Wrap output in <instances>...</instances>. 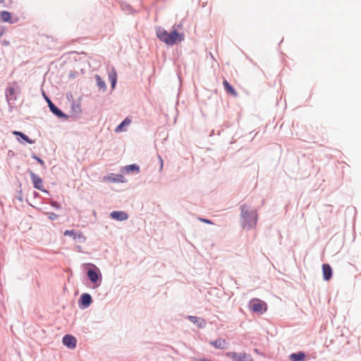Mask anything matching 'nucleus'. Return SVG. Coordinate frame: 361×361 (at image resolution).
Returning <instances> with one entry per match:
<instances>
[{
  "mask_svg": "<svg viewBox=\"0 0 361 361\" xmlns=\"http://www.w3.org/2000/svg\"><path fill=\"white\" fill-rule=\"evenodd\" d=\"M240 209V225L243 229L251 230L253 228L258 220L257 212L256 209H250L247 204H242Z\"/></svg>",
  "mask_w": 361,
  "mask_h": 361,
  "instance_id": "obj_1",
  "label": "nucleus"
},
{
  "mask_svg": "<svg viewBox=\"0 0 361 361\" xmlns=\"http://www.w3.org/2000/svg\"><path fill=\"white\" fill-rule=\"evenodd\" d=\"M157 38L166 43L168 45H173L176 43L177 41L181 42L184 39L182 35H180L176 30H172L171 32H168L166 30L162 27H159L156 30Z\"/></svg>",
  "mask_w": 361,
  "mask_h": 361,
  "instance_id": "obj_2",
  "label": "nucleus"
},
{
  "mask_svg": "<svg viewBox=\"0 0 361 361\" xmlns=\"http://www.w3.org/2000/svg\"><path fill=\"white\" fill-rule=\"evenodd\" d=\"M21 92L20 87L16 82H13V85H8L5 89V97L8 104V111L11 113L16 108V101Z\"/></svg>",
  "mask_w": 361,
  "mask_h": 361,
  "instance_id": "obj_3",
  "label": "nucleus"
},
{
  "mask_svg": "<svg viewBox=\"0 0 361 361\" xmlns=\"http://www.w3.org/2000/svg\"><path fill=\"white\" fill-rule=\"evenodd\" d=\"M84 266L86 267V274L88 279L93 284V288H98L102 283V276L100 269L92 263L85 264Z\"/></svg>",
  "mask_w": 361,
  "mask_h": 361,
  "instance_id": "obj_4",
  "label": "nucleus"
},
{
  "mask_svg": "<svg viewBox=\"0 0 361 361\" xmlns=\"http://www.w3.org/2000/svg\"><path fill=\"white\" fill-rule=\"evenodd\" d=\"M226 356L234 361H254L251 355L246 353L227 352Z\"/></svg>",
  "mask_w": 361,
  "mask_h": 361,
  "instance_id": "obj_5",
  "label": "nucleus"
},
{
  "mask_svg": "<svg viewBox=\"0 0 361 361\" xmlns=\"http://www.w3.org/2000/svg\"><path fill=\"white\" fill-rule=\"evenodd\" d=\"M250 305V309L254 312L262 314L267 310V304L259 299L252 300Z\"/></svg>",
  "mask_w": 361,
  "mask_h": 361,
  "instance_id": "obj_6",
  "label": "nucleus"
},
{
  "mask_svg": "<svg viewBox=\"0 0 361 361\" xmlns=\"http://www.w3.org/2000/svg\"><path fill=\"white\" fill-rule=\"evenodd\" d=\"M29 173L33 184V187L44 192L49 193V192L47 190L44 189L42 179L38 175L32 171H30Z\"/></svg>",
  "mask_w": 361,
  "mask_h": 361,
  "instance_id": "obj_7",
  "label": "nucleus"
},
{
  "mask_svg": "<svg viewBox=\"0 0 361 361\" xmlns=\"http://www.w3.org/2000/svg\"><path fill=\"white\" fill-rule=\"evenodd\" d=\"M92 302V298L90 294L87 293H82L78 300V305L80 309H86L89 307Z\"/></svg>",
  "mask_w": 361,
  "mask_h": 361,
  "instance_id": "obj_8",
  "label": "nucleus"
},
{
  "mask_svg": "<svg viewBox=\"0 0 361 361\" xmlns=\"http://www.w3.org/2000/svg\"><path fill=\"white\" fill-rule=\"evenodd\" d=\"M63 235L71 236L73 240L80 243H83L85 241L84 235L81 232H75L74 230H66Z\"/></svg>",
  "mask_w": 361,
  "mask_h": 361,
  "instance_id": "obj_9",
  "label": "nucleus"
},
{
  "mask_svg": "<svg viewBox=\"0 0 361 361\" xmlns=\"http://www.w3.org/2000/svg\"><path fill=\"white\" fill-rule=\"evenodd\" d=\"M62 343L67 348L73 349L76 346L77 340L75 336L70 334H66L63 337Z\"/></svg>",
  "mask_w": 361,
  "mask_h": 361,
  "instance_id": "obj_10",
  "label": "nucleus"
},
{
  "mask_svg": "<svg viewBox=\"0 0 361 361\" xmlns=\"http://www.w3.org/2000/svg\"><path fill=\"white\" fill-rule=\"evenodd\" d=\"M50 111L55 115L57 118L66 120L68 118V116L63 112L59 107H57L54 103H51L49 107Z\"/></svg>",
  "mask_w": 361,
  "mask_h": 361,
  "instance_id": "obj_11",
  "label": "nucleus"
},
{
  "mask_svg": "<svg viewBox=\"0 0 361 361\" xmlns=\"http://www.w3.org/2000/svg\"><path fill=\"white\" fill-rule=\"evenodd\" d=\"M110 216L114 220L122 221L128 219V214L123 211H113L110 213Z\"/></svg>",
  "mask_w": 361,
  "mask_h": 361,
  "instance_id": "obj_12",
  "label": "nucleus"
},
{
  "mask_svg": "<svg viewBox=\"0 0 361 361\" xmlns=\"http://www.w3.org/2000/svg\"><path fill=\"white\" fill-rule=\"evenodd\" d=\"M124 178L121 174L110 173L108 176H104V180H108L111 183H123Z\"/></svg>",
  "mask_w": 361,
  "mask_h": 361,
  "instance_id": "obj_13",
  "label": "nucleus"
},
{
  "mask_svg": "<svg viewBox=\"0 0 361 361\" xmlns=\"http://www.w3.org/2000/svg\"><path fill=\"white\" fill-rule=\"evenodd\" d=\"M209 345L214 347L216 349H225L227 345V342L225 339L219 338L215 341H209Z\"/></svg>",
  "mask_w": 361,
  "mask_h": 361,
  "instance_id": "obj_14",
  "label": "nucleus"
},
{
  "mask_svg": "<svg viewBox=\"0 0 361 361\" xmlns=\"http://www.w3.org/2000/svg\"><path fill=\"white\" fill-rule=\"evenodd\" d=\"M322 272H323V279L325 281H329L332 277V269L329 264H322Z\"/></svg>",
  "mask_w": 361,
  "mask_h": 361,
  "instance_id": "obj_15",
  "label": "nucleus"
},
{
  "mask_svg": "<svg viewBox=\"0 0 361 361\" xmlns=\"http://www.w3.org/2000/svg\"><path fill=\"white\" fill-rule=\"evenodd\" d=\"M188 319L193 323L194 324H196L197 327L199 328H204L206 326V322L203 318L198 317L196 316H188Z\"/></svg>",
  "mask_w": 361,
  "mask_h": 361,
  "instance_id": "obj_16",
  "label": "nucleus"
},
{
  "mask_svg": "<svg viewBox=\"0 0 361 361\" xmlns=\"http://www.w3.org/2000/svg\"><path fill=\"white\" fill-rule=\"evenodd\" d=\"M306 357L304 352L300 351L290 355L289 358L291 361H303Z\"/></svg>",
  "mask_w": 361,
  "mask_h": 361,
  "instance_id": "obj_17",
  "label": "nucleus"
},
{
  "mask_svg": "<svg viewBox=\"0 0 361 361\" xmlns=\"http://www.w3.org/2000/svg\"><path fill=\"white\" fill-rule=\"evenodd\" d=\"M109 80L111 82L112 89H114L117 82V73L114 68H112L111 71L109 73Z\"/></svg>",
  "mask_w": 361,
  "mask_h": 361,
  "instance_id": "obj_18",
  "label": "nucleus"
},
{
  "mask_svg": "<svg viewBox=\"0 0 361 361\" xmlns=\"http://www.w3.org/2000/svg\"><path fill=\"white\" fill-rule=\"evenodd\" d=\"M131 121L127 117L119 125H118L115 129L116 133L126 131L125 126L128 125Z\"/></svg>",
  "mask_w": 361,
  "mask_h": 361,
  "instance_id": "obj_19",
  "label": "nucleus"
},
{
  "mask_svg": "<svg viewBox=\"0 0 361 361\" xmlns=\"http://www.w3.org/2000/svg\"><path fill=\"white\" fill-rule=\"evenodd\" d=\"M94 78L97 87L99 88V90H102V92H104L106 90V85L105 81L99 75H95Z\"/></svg>",
  "mask_w": 361,
  "mask_h": 361,
  "instance_id": "obj_20",
  "label": "nucleus"
},
{
  "mask_svg": "<svg viewBox=\"0 0 361 361\" xmlns=\"http://www.w3.org/2000/svg\"><path fill=\"white\" fill-rule=\"evenodd\" d=\"M223 85H224V89L226 91V92L231 94L234 96H237V94H238L237 92L235 91L234 87L226 80H224Z\"/></svg>",
  "mask_w": 361,
  "mask_h": 361,
  "instance_id": "obj_21",
  "label": "nucleus"
},
{
  "mask_svg": "<svg viewBox=\"0 0 361 361\" xmlns=\"http://www.w3.org/2000/svg\"><path fill=\"white\" fill-rule=\"evenodd\" d=\"M13 134L18 136L21 140L25 141L29 144L35 143V140L30 139L27 135L20 131H14Z\"/></svg>",
  "mask_w": 361,
  "mask_h": 361,
  "instance_id": "obj_22",
  "label": "nucleus"
},
{
  "mask_svg": "<svg viewBox=\"0 0 361 361\" xmlns=\"http://www.w3.org/2000/svg\"><path fill=\"white\" fill-rule=\"evenodd\" d=\"M125 170L127 173H138L140 172V166L136 164L127 165L125 166Z\"/></svg>",
  "mask_w": 361,
  "mask_h": 361,
  "instance_id": "obj_23",
  "label": "nucleus"
},
{
  "mask_svg": "<svg viewBox=\"0 0 361 361\" xmlns=\"http://www.w3.org/2000/svg\"><path fill=\"white\" fill-rule=\"evenodd\" d=\"M1 20L5 23H11V13L7 11L0 12Z\"/></svg>",
  "mask_w": 361,
  "mask_h": 361,
  "instance_id": "obj_24",
  "label": "nucleus"
},
{
  "mask_svg": "<svg viewBox=\"0 0 361 361\" xmlns=\"http://www.w3.org/2000/svg\"><path fill=\"white\" fill-rule=\"evenodd\" d=\"M121 9L127 13H131L133 11L132 6L126 3L121 4Z\"/></svg>",
  "mask_w": 361,
  "mask_h": 361,
  "instance_id": "obj_25",
  "label": "nucleus"
},
{
  "mask_svg": "<svg viewBox=\"0 0 361 361\" xmlns=\"http://www.w3.org/2000/svg\"><path fill=\"white\" fill-rule=\"evenodd\" d=\"M31 157L33 159L36 160L42 166H45L44 161L41 158L37 157L36 154H32Z\"/></svg>",
  "mask_w": 361,
  "mask_h": 361,
  "instance_id": "obj_26",
  "label": "nucleus"
},
{
  "mask_svg": "<svg viewBox=\"0 0 361 361\" xmlns=\"http://www.w3.org/2000/svg\"><path fill=\"white\" fill-rule=\"evenodd\" d=\"M72 109L75 113L81 112V109L80 104H72Z\"/></svg>",
  "mask_w": 361,
  "mask_h": 361,
  "instance_id": "obj_27",
  "label": "nucleus"
},
{
  "mask_svg": "<svg viewBox=\"0 0 361 361\" xmlns=\"http://www.w3.org/2000/svg\"><path fill=\"white\" fill-rule=\"evenodd\" d=\"M50 204L56 209H59L61 208V204L56 201H51Z\"/></svg>",
  "mask_w": 361,
  "mask_h": 361,
  "instance_id": "obj_28",
  "label": "nucleus"
},
{
  "mask_svg": "<svg viewBox=\"0 0 361 361\" xmlns=\"http://www.w3.org/2000/svg\"><path fill=\"white\" fill-rule=\"evenodd\" d=\"M47 215H48V218L50 220H55L58 218V215L54 212H49V213H47Z\"/></svg>",
  "mask_w": 361,
  "mask_h": 361,
  "instance_id": "obj_29",
  "label": "nucleus"
},
{
  "mask_svg": "<svg viewBox=\"0 0 361 361\" xmlns=\"http://www.w3.org/2000/svg\"><path fill=\"white\" fill-rule=\"evenodd\" d=\"M198 219L201 222H203V223H205V224H213V222L211 220L208 219H204V218L200 217V218H198Z\"/></svg>",
  "mask_w": 361,
  "mask_h": 361,
  "instance_id": "obj_30",
  "label": "nucleus"
},
{
  "mask_svg": "<svg viewBox=\"0 0 361 361\" xmlns=\"http://www.w3.org/2000/svg\"><path fill=\"white\" fill-rule=\"evenodd\" d=\"M158 159H159V164H160L159 171H161L163 169L164 161H163V159H162V158H161V157L160 155H158Z\"/></svg>",
  "mask_w": 361,
  "mask_h": 361,
  "instance_id": "obj_31",
  "label": "nucleus"
},
{
  "mask_svg": "<svg viewBox=\"0 0 361 361\" xmlns=\"http://www.w3.org/2000/svg\"><path fill=\"white\" fill-rule=\"evenodd\" d=\"M43 95H44V99H45L46 102H47V104H48V106L49 107L50 104H51V103H53V102H52V101L50 99V98H49V97H47V96L45 94V93H44V92H43Z\"/></svg>",
  "mask_w": 361,
  "mask_h": 361,
  "instance_id": "obj_32",
  "label": "nucleus"
},
{
  "mask_svg": "<svg viewBox=\"0 0 361 361\" xmlns=\"http://www.w3.org/2000/svg\"><path fill=\"white\" fill-rule=\"evenodd\" d=\"M1 44L4 45V46H8L10 44V42L8 40H6V39H3L1 41Z\"/></svg>",
  "mask_w": 361,
  "mask_h": 361,
  "instance_id": "obj_33",
  "label": "nucleus"
},
{
  "mask_svg": "<svg viewBox=\"0 0 361 361\" xmlns=\"http://www.w3.org/2000/svg\"><path fill=\"white\" fill-rule=\"evenodd\" d=\"M4 34V30H1L0 31V37Z\"/></svg>",
  "mask_w": 361,
  "mask_h": 361,
  "instance_id": "obj_34",
  "label": "nucleus"
},
{
  "mask_svg": "<svg viewBox=\"0 0 361 361\" xmlns=\"http://www.w3.org/2000/svg\"><path fill=\"white\" fill-rule=\"evenodd\" d=\"M214 135V130H212V132L210 133V136H213Z\"/></svg>",
  "mask_w": 361,
  "mask_h": 361,
  "instance_id": "obj_35",
  "label": "nucleus"
},
{
  "mask_svg": "<svg viewBox=\"0 0 361 361\" xmlns=\"http://www.w3.org/2000/svg\"><path fill=\"white\" fill-rule=\"evenodd\" d=\"M18 199L20 201H21V202L23 201V199H22V197H20V196H18Z\"/></svg>",
  "mask_w": 361,
  "mask_h": 361,
  "instance_id": "obj_36",
  "label": "nucleus"
},
{
  "mask_svg": "<svg viewBox=\"0 0 361 361\" xmlns=\"http://www.w3.org/2000/svg\"><path fill=\"white\" fill-rule=\"evenodd\" d=\"M5 0H0V4H3Z\"/></svg>",
  "mask_w": 361,
  "mask_h": 361,
  "instance_id": "obj_37",
  "label": "nucleus"
}]
</instances>
